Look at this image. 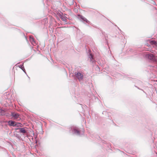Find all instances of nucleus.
<instances>
[{
  "instance_id": "nucleus-1",
  "label": "nucleus",
  "mask_w": 157,
  "mask_h": 157,
  "mask_svg": "<svg viewBox=\"0 0 157 157\" xmlns=\"http://www.w3.org/2000/svg\"><path fill=\"white\" fill-rule=\"evenodd\" d=\"M146 58L153 62L157 61V57L152 54L147 53L145 55Z\"/></svg>"
},
{
  "instance_id": "nucleus-2",
  "label": "nucleus",
  "mask_w": 157,
  "mask_h": 157,
  "mask_svg": "<svg viewBox=\"0 0 157 157\" xmlns=\"http://www.w3.org/2000/svg\"><path fill=\"white\" fill-rule=\"evenodd\" d=\"M75 75L79 81H81L83 79V75L80 72H77L75 74Z\"/></svg>"
},
{
  "instance_id": "nucleus-3",
  "label": "nucleus",
  "mask_w": 157,
  "mask_h": 157,
  "mask_svg": "<svg viewBox=\"0 0 157 157\" xmlns=\"http://www.w3.org/2000/svg\"><path fill=\"white\" fill-rule=\"evenodd\" d=\"M77 17L81 21H84L87 23H88L89 21L85 17L80 15H78Z\"/></svg>"
},
{
  "instance_id": "nucleus-4",
  "label": "nucleus",
  "mask_w": 157,
  "mask_h": 157,
  "mask_svg": "<svg viewBox=\"0 0 157 157\" xmlns=\"http://www.w3.org/2000/svg\"><path fill=\"white\" fill-rule=\"evenodd\" d=\"M71 129H73V131L74 132L75 134L78 135H80V132L78 130V128L76 127H74V126L71 127Z\"/></svg>"
},
{
  "instance_id": "nucleus-5",
  "label": "nucleus",
  "mask_w": 157,
  "mask_h": 157,
  "mask_svg": "<svg viewBox=\"0 0 157 157\" xmlns=\"http://www.w3.org/2000/svg\"><path fill=\"white\" fill-rule=\"evenodd\" d=\"M8 125L10 126H18V125L15 123V122L12 121H9L8 122Z\"/></svg>"
},
{
  "instance_id": "nucleus-6",
  "label": "nucleus",
  "mask_w": 157,
  "mask_h": 157,
  "mask_svg": "<svg viewBox=\"0 0 157 157\" xmlns=\"http://www.w3.org/2000/svg\"><path fill=\"white\" fill-rule=\"evenodd\" d=\"M11 115L12 116L14 119L19 120L18 118H19V115L18 113H12Z\"/></svg>"
},
{
  "instance_id": "nucleus-7",
  "label": "nucleus",
  "mask_w": 157,
  "mask_h": 157,
  "mask_svg": "<svg viewBox=\"0 0 157 157\" xmlns=\"http://www.w3.org/2000/svg\"><path fill=\"white\" fill-rule=\"evenodd\" d=\"M29 40L31 43L33 45H35L36 44V41H35L33 37L31 36L29 37Z\"/></svg>"
},
{
  "instance_id": "nucleus-8",
  "label": "nucleus",
  "mask_w": 157,
  "mask_h": 157,
  "mask_svg": "<svg viewBox=\"0 0 157 157\" xmlns=\"http://www.w3.org/2000/svg\"><path fill=\"white\" fill-rule=\"evenodd\" d=\"M149 42L153 46H156L157 45V42L154 40H149Z\"/></svg>"
},
{
  "instance_id": "nucleus-9",
  "label": "nucleus",
  "mask_w": 157,
  "mask_h": 157,
  "mask_svg": "<svg viewBox=\"0 0 157 157\" xmlns=\"http://www.w3.org/2000/svg\"><path fill=\"white\" fill-rule=\"evenodd\" d=\"M60 18L63 21H65V22H67V17L63 15H61L60 16Z\"/></svg>"
},
{
  "instance_id": "nucleus-10",
  "label": "nucleus",
  "mask_w": 157,
  "mask_h": 157,
  "mask_svg": "<svg viewBox=\"0 0 157 157\" xmlns=\"http://www.w3.org/2000/svg\"><path fill=\"white\" fill-rule=\"evenodd\" d=\"M20 132L22 133H25L26 132V130L24 129V128H22L19 129Z\"/></svg>"
},
{
  "instance_id": "nucleus-11",
  "label": "nucleus",
  "mask_w": 157,
  "mask_h": 157,
  "mask_svg": "<svg viewBox=\"0 0 157 157\" xmlns=\"http://www.w3.org/2000/svg\"><path fill=\"white\" fill-rule=\"evenodd\" d=\"M89 58L90 59V61H92L93 59V56L92 54H90L89 56Z\"/></svg>"
},
{
  "instance_id": "nucleus-12",
  "label": "nucleus",
  "mask_w": 157,
  "mask_h": 157,
  "mask_svg": "<svg viewBox=\"0 0 157 157\" xmlns=\"http://www.w3.org/2000/svg\"><path fill=\"white\" fill-rule=\"evenodd\" d=\"M19 67L21 69H22V68H23L24 67V66H23V65H20L19 66Z\"/></svg>"
},
{
  "instance_id": "nucleus-13",
  "label": "nucleus",
  "mask_w": 157,
  "mask_h": 157,
  "mask_svg": "<svg viewBox=\"0 0 157 157\" xmlns=\"http://www.w3.org/2000/svg\"><path fill=\"white\" fill-rule=\"evenodd\" d=\"M22 70L26 74V72H25V68H24V67L23 68H22Z\"/></svg>"
},
{
  "instance_id": "nucleus-14",
  "label": "nucleus",
  "mask_w": 157,
  "mask_h": 157,
  "mask_svg": "<svg viewBox=\"0 0 157 157\" xmlns=\"http://www.w3.org/2000/svg\"><path fill=\"white\" fill-rule=\"evenodd\" d=\"M19 124H21H21H20V123H19Z\"/></svg>"
}]
</instances>
